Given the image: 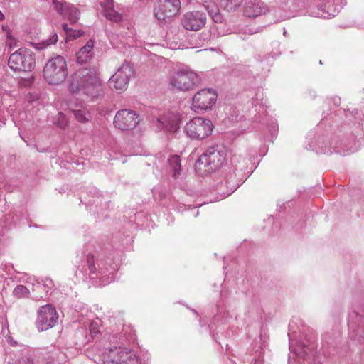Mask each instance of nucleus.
Returning a JSON list of instances; mask_svg holds the SVG:
<instances>
[{"label": "nucleus", "mask_w": 364, "mask_h": 364, "mask_svg": "<svg viewBox=\"0 0 364 364\" xmlns=\"http://www.w3.org/2000/svg\"><path fill=\"white\" fill-rule=\"evenodd\" d=\"M304 347V355H303V357L305 358L306 355H307V350H309L308 348H306L305 346Z\"/></svg>", "instance_id": "obj_34"}, {"label": "nucleus", "mask_w": 364, "mask_h": 364, "mask_svg": "<svg viewBox=\"0 0 364 364\" xmlns=\"http://www.w3.org/2000/svg\"><path fill=\"white\" fill-rule=\"evenodd\" d=\"M35 65V54L26 48H21L13 53L8 60L9 67L15 72L31 71Z\"/></svg>", "instance_id": "obj_4"}, {"label": "nucleus", "mask_w": 364, "mask_h": 364, "mask_svg": "<svg viewBox=\"0 0 364 364\" xmlns=\"http://www.w3.org/2000/svg\"><path fill=\"white\" fill-rule=\"evenodd\" d=\"M217 94L213 89H203L193 97V109L196 112L205 111L210 108L216 102Z\"/></svg>", "instance_id": "obj_10"}, {"label": "nucleus", "mask_w": 364, "mask_h": 364, "mask_svg": "<svg viewBox=\"0 0 364 364\" xmlns=\"http://www.w3.org/2000/svg\"><path fill=\"white\" fill-rule=\"evenodd\" d=\"M58 40V35H57V33H54L53 35H51L50 36V38L48 39L42 41L38 43H36L34 44V47L37 50H43V49L48 48L49 46H50L52 45L55 44L57 43Z\"/></svg>", "instance_id": "obj_20"}, {"label": "nucleus", "mask_w": 364, "mask_h": 364, "mask_svg": "<svg viewBox=\"0 0 364 364\" xmlns=\"http://www.w3.org/2000/svg\"><path fill=\"white\" fill-rule=\"evenodd\" d=\"M133 74L134 70L129 63H123L109 80V87L119 92L125 90Z\"/></svg>", "instance_id": "obj_7"}, {"label": "nucleus", "mask_w": 364, "mask_h": 364, "mask_svg": "<svg viewBox=\"0 0 364 364\" xmlns=\"http://www.w3.org/2000/svg\"><path fill=\"white\" fill-rule=\"evenodd\" d=\"M107 272H108V270H104L102 269H100L99 273L100 274L101 276H104L107 274Z\"/></svg>", "instance_id": "obj_33"}, {"label": "nucleus", "mask_w": 364, "mask_h": 364, "mask_svg": "<svg viewBox=\"0 0 364 364\" xmlns=\"http://www.w3.org/2000/svg\"><path fill=\"white\" fill-rule=\"evenodd\" d=\"M55 10L65 18L68 19L71 25L77 23L80 18V11L73 5L66 2H58L53 0Z\"/></svg>", "instance_id": "obj_14"}, {"label": "nucleus", "mask_w": 364, "mask_h": 364, "mask_svg": "<svg viewBox=\"0 0 364 364\" xmlns=\"http://www.w3.org/2000/svg\"><path fill=\"white\" fill-rule=\"evenodd\" d=\"M32 83V80L31 79H28L27 80H26V82L24 83V85H30Z\"/></svg>", "instance_id": "obj_35"}, {"label": "nucleus", "mask_w": 364, "mask_h": 364, "mask_svg": "<svg viewBox=\"0 0 364 364\" xmlns=\"http://www.w3.org/2000/svg\"><path fill=\"white\" fill-rule=\"evenodd\" d=\"M94 41L89 40L86 45L82 47L77 53V61L80 64H83L90 60L93 56Z\"/></svg>", "instance_id": "obj_17"}, {"label": "nucleus", "mask_w": 364, "mask_h": 364, "mask_svg": "<svg viewBox=\"0 0 364 364\" xmlns=\"http://www.w3.org/2000/svg\"><path fill=\"white\" fill-rule=\"evenodd\" d=\"M68 89L73 94L82 92L91 97H97L101 91V82L97 69H78L72 75Z\"/></svg>", "instance_id": "obj_1"}, {"label": "nucleus", "mask_w": 364, "mask_h": 364, "mask_svg": "<svg viewBox=\"0 0 364 364\" xmlns=\"http://www.w3.org/2000/svg\"><path fill=\"white\" fill-rule=\"evenodd\" d=\"M4 18V15L2 14V13L0 11V21L2 20Z\"/></svg>", "instance_id": "obj_37"}, {"label": "nucleus", "mask_w": 364, "mask_h": 364, "mask_svg": "<svg viewBox=\"0 0 364 364\" xmlns=\"http://www.w3.org/2000/svg\"><path fill=\"white\" fill-rule=\"evenodd\" d=\"M105 364H139L135 354L122 347L109 348L103 355Z\"/></svg>", "instance_id": "obj_5"}, {"label": "nucleus", "mask_w": 364, "mask_h": 364, "mask_svg": "<svg viewBox=\"0 0 364 364\" xmlns=\"http://www.w3.org/2000/svg\"><path fill=\"white\" fill-rule=\"evenodd\" d=\"M199 82L198 75L191 70H181L173 77L171 85L173 87L186 91L192 89Z\"/></svg>", "instance_id": "obj_8"}, {"label": "nucleus", "mask_w": 364, "mask_h": 364, "mask_svg": "<svg viewBox=\"0 0 364 364\" xmlns=\"http://www.w3.org/2000/svg\"><path fill=\"white\" fill-rule=\"evenodd\" d=\"M92 262H93V259L92 258H88L87 263L89 265V269L91 273L94 274V273H95L96 268H95L94 264H92Z\"/></svg>", "instance_id": "obj_30"}, {"label": "nucleus", "mask_w": 364, "mask_h": 364, "mask_svg": "<svg viewBox=\"0 0 364 364\" xmlns=\"http://www.w3.org/2000/svg\"><path fill=\"white\" fill-rule=\"evenodd\" d=\"M210 120L202 117H195L188 122L185 129L187 135L193 139H203L212 132Z\"/></svg>", "instance_id": "obj_6"}, {"label": "nucleus", "mask_w": 364, "mask_h": 364, "mask_svg": "<svg viewBox=\"0 0 364 364\" xmlns=\"http://www.w3.org/2000/svg\"><path fill=\"white\" fill-rule=\"evenodd\" d=\"M15 364H33V360L31 356L25 355L18 358Z\"/></svg>", "instance_id": "obj_28"}, {"label": "nucleus", "mask_w": 364, "mask_h": 364, "mask_svg": "<svg viewBox=\"0 0 364 364\" xmlns=\"http://www.w3.org/2000/svg\"><path fill=\"white\" fill-rule=\"evenodd\" d=\"M266 8L263 3H251L246 6L245 14L249 18H255L265 14Z\"/></svg>", "instance_id": "obj_19"}, {"label": "nucleus", "mask_w": 364, "mask_h": 364, "mask_svg": "<svg viewBox=\"0 0 364 364\" xmlns=\"http://www.w3.org/2000/svg\"><path fill=\"white\" fill-rule=\"evenodd\" d=\"M12 295L18 299L28 298L30 291L26 286L20 284L14 289Z\"/></svg>", "instance_id": "obj_22"}, {"label": "nucleus", "mask_w": 364, "mask_h": 364, "mask_svg": "<svg viewBox=\"0 0 364 364\" xmlns=\"http://www.w3.org/2000/svg\"><path fill=\"white\" fill-rule=\"evenodd\" d=\"M225 3L223 4L225 9L228 11H235L242 3L243 0H225Z\"/></svg>", "instance_id": "obj_26"}, {"label": "nucleus", "mask_w": 364, "mask_h": 364, "mask_svg": "<svg viewBox=\"0 0 364 364\" xmlns=\"http://www.w3.org/2000/svg\"><path fill=\"white\" fill-rule=\"evenodd\" d=\"M73 112L75 119L80 123L87 122L90 118V114L85 109H75Z\"/></svg>", "instance_id": "obj_25"}, {"label": "nucleus", "mask_w": 364, "mask_h": 364, "mask_svg": "<svg viewBox=\"0 0 364 364\" xmlns=\"http://www.w3.org/2000/svg\"><path fill=\"white\" fill-rule=\"evenodd\" d=\"M341 9V0H327L325 4L321 6V10L327 14L328 18L335 16Z\"/></svg>", "instance_id": "obj_18"}, {"label": "nucleus", "mask_w": 364, "mask_h": 364, "mask_svg": "<svg viewBox=\"0 0 364 364\" xmlns=\"http://www.w3.org/2000/svg\"><path fill=\"white\" fill-rule=\"evenodd\" d=\"M202 4L214 22L220 23L223 21V17L220 12V9L213 0H203Z\"/></svg>", "instance_id": "obj_16"}, {"label": "nucleus", "mask_w": 364, "mask_h": 364, "mask_svg": "<svg viewBox=\"0 0 364 364\" xmlns=\"http://www.w3.org/2000/svg\"><path fill=\"white\" fill-rule=\"evenodd\" d=\"M180 9V0H159L154 9V13L159 21H166V18L176 15Z\"/></svg>", "instance_id": "obj_11"}, {"label": "nucleus", "mask_w": 364, "mask_h": 364, "mask_svg": "<svg viewBox=\"0 0 364 364\" xmlns=\"http://www.w3.org/2000/svg\"><path fill=\"white\" fill-rule=\"evenodd\" d=\"M35 99H36V97H33L31 95V96H30V97H29V98H28V100L30 102H31L34 101V100H35Z\"/></svg>", "instance_id": "obj_36"}, {"label": "nucleus", "mask_w": 364, "mask_h": 364, "mask_svg": "<svg viewBox=\"0 0 364 364\" xmlns=\"http://www.w3.org/2000/svg\"><path fill=\"white\" fill-rule=\"evenodd\" d=\"M58 316L55 308L51 305L41 307L38 311L36 326L39 331H46L53 327L58 321Z\"/></svg>", "instance_id": "obj_9"}, {"label": "nucleus", "mask_w": 364, "mask_h": 364, "mask_svg": "<svg viewBox=\"0 0 364 364\" xmlns=\"http://www.w3.org/2000/svg\"><path fill=\"white\" fill-rule=\"evenodd\" d=\"M168 164L172 169L173 176L176 177L181 171V160L178 156L173 155L168 159Z\"/></svg>", "instance_id": "obj_23"}, {"label": "nucleus", "mask_w": 364, "mask_h": 364, "mask_svg": "<svg viewBox=\"0 0 364 364\" xmlns=\"http://www.w3.org/2000/svg\"><path fill=\"white\" fill-rule=\"evenodd\" d=\"M62 28L65 33L67 41L76 39L80 37L82 34V32L80 30L69 28L67 23H63L62 25Z\"/></svg>", "instance_id": "obj_21"}, {"label": "nucleus", "mask_w": 364, "mask_h": 364, "mask_svg": "<svg viewBox=\"0 0 364 364\" xmlns=\"http://www.w3.org/2000/svg\"><path fill=\"white\" fill-rule=\"evenodd\" d=\"M45 283H46V285L48 287H52L53 285V281L50 279H46L45 281Z\"/></svg>", "instance_id": "obj_32"}, {"label": "nucleus", "mask_w": 364, "mask_h": 364, "mask_svg": "<svg viewBox=\"0 0 364 364\" xmlns=\"http://www.w3.org/2000/svg\"><path fill=\"white\" fill-rule=\"evenodd\" d=\"M206 15L200 11H192L183 14L181 19L183 27L188 31H198L205 26Z\"/></svg>", "instance_id": "obj_13"}, {"label": "nucleus", "mask_w": 364, "mask_h": 364, "mask_svg": "<svg viewBox=\"0 0 364 364\" xmlns=\"http://www.w3.org/2000/svg\"><path fill=\"white\" fill-rule=\"evenodd\" d=\"M67 75V62L60 55L51 58L44 66L43 77L50 85L61 83L65 80Z\"/></svg>", "instance_id": "obj_3"}, {"label": "nucleus", "mask_w": 364, "mask_h": 364, "mask_svg": "<svg viewBox=\"0 0 364 364\" xmlns=\"http://www.w3.org/2000/svg\"><path fill=\"white\" fill-rule=\"evenodd\" d=\"M138 123L137 114L133 110L127 109L118 111L114 119V127L121 130L133 129Z\"/></svg>", "instance_id": "obj_12"}, {"label": "nucleus", "mask_w": 364, "mask_h": 364, "mask_svg": "<svg viewBox=\"0 0 364 364\" xmlns=\"http://www.w3.org/2000/svg\"><path fill=\"white\" fill-rule=\"evenodd\" d=\"M158 121L168 132H174L179 128L180 119L174 113H167L161 117Z\"/></svg>", "instance_id": "obj_15"}, {"label": "nucleus", "mask_w": 364, "mask_h": 364, "mask_svg": "<svg viewBox=\"0 0 364 364\" xmlns=\"http://www.w3.org/2000/svg\"><path fill=\"white\" fill-rule=\"evenodd\" d=\"M227 156L225 147L216 145L208 147L196 162V170L200 176L208 175L220 168Z\"/></svg>", "instance_id": "obj_2"}, {"label": "nucleus", "mask_w": 364, "mask_h": 364, "mask_svg": "<svg viewBox=\"0 0 364 364\" xmlns=\"http://www.w3.org/2000/svg\"><path fill=\"white\" fill-rule=\"evenodd\" d=\"M100 4L104 9L110 8L113 6V0H100Z\"/></svg>", "instance_id": "obj_29"}, {"label": "nucleus", "mask_w": 364, "mask_h": 364, "mask_svg": "<svg viewBox=\"0 0 364 364\" xmlns=\"http://www.w3.org/2000/svg\"><path fill=\"white\" fill-rule=\"evenodd\" d=\"M105 17L114 22H119L122 20V15L114 9V6L104 9Z\"/></svg>", "instance_id": "obj_24"}, {"label": "nucleus", "mask_w": 364, "mask_h": 364, "mask_svg": "<svg viewBox=\"0 0 364 364\" xmlns=\"http://www.w3.org/2000/svg\"><path fill=\"white\" fill-rule=\"evenodd\" d=\"M351 337L353 338L355 340L357 339L358 343L359 344H361L364 341L363 329H358L356 331H354Z\"/></svg>", "instance_id": "obj_27"}, {"label": "nucleus", "mask_w": 364, "mask_h": 364, "mask_svg": "<svg viewBox=\"0 0 364 364\" xmlns=\"http://www.w3.org/2000/svg\"><path fill=\"white\" fill-rule=\"evenodd\" d=\"M58 115H59V117L62 118V119H63V121H62V122H60V127H63L64 126H65V125H66V122H65V116H64V114H63V113H61V112H59V113H58Z\"/></svg>", "instance_id": "obj_31"}, {"label": "nucleus", "mask_w": 364, "mask_h": 364, "mask_svg": "<svg viewBox=\"0 0 364 364\" xmlns=\"http://www.w3.org/2000/svg\"><path fill=\"white\" fill-rule=\"evenodd\" d=\"M257 32H259V31H251V33H256Z\"/></svg>", "instance_id": "obj_38"}]
</instances>
